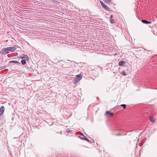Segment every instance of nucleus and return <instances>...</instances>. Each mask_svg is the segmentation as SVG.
Segmentation results:
<instances>
[{"instance_id":"4468645a","label":"nucleus","mask_w":157,"mask_h":157,"mask_svg":"<svg viewBox=\"0 0 157 157\" xmlns=\"http://www.w3.org/2000/svg\"><path fill=\"white\" fill-rule=\"evenodd\" d=\"M150 121L152 122H153L155 121L154 119L152 117L151 118V117H150Z\"/></svg>"},{"instance_id":"20e7f679","label":"nucleus","mask_w":157,"mask_h":157,"mask_svg":"<svg viewBox=\"0 0 157 157\" xmlns=\"http://www.w3.org/2000/svg\"><path fill=\"white\" fill-rule=\"evenodd\" d=\"M141 22L143 23L144 24H150L151 23V22L149 21H148L146 20H144V19L142 20L141 21Z\"/></svg>"},{"instance_id":"6ab92c4d","label":"nucleus","mask_w":157,"mask_h":157,"mask_svg":"<svg viewBox=\"0 0 157 157\" xmlns=\"http://www.w3.org/2000/svg\"><path fill=\"white\" fill-rule=\"evenodd\" d=\"M113 16L112 15H111V17H110V18H112V17H113Z\"/></svg>"},{"instance_id":"f257e3e1","label":"nucleus","mask_w":157,"mask_h":157,"mask_svg":"<svg viewBox=\"0 0 157 157\" xmlns=\"http://www.w3.org/2000/svg\"><path fill=\"white\" fill-rule=\"evenodd\" d=\"M16 48L14 47H10L2 48L0 51L2 55H6L10 53V51L12 52H14Z\"/></svg>"},{"instance_id":"f8f14e48","label":"nucleus","mask_w":157,"mask_h":157,"mask_svg":"<svg viewBox=\"0 0 157 157\" xmlns=\"http://www.w3.org/2000/svg\"><path fill=\"white\" fill-rule=\"evenodd\" d=\"M122 75L124 76H125L127 75L126 73L124 71H122Z\"/></svg>"},{"instance_id":"423d86ee","label":"nucleus","mask_w":157,"mask_h":157,"mask_svg":"<svg viewBox=\"0 0 157 157\" xmlns=\"http://www.w3.org/2000/svg\"><path fill=\"white\" fill-rule=\"evenodd\" d=\"M100 3L101 5V6L103 7V8H108V7L106 6L105 4L102 2L101 1H100Z\"/></svg>"},{"instance_id":"0eeeda50","label":"nucleus","mask_w":157,"mask_h":157,"mask_svg":"<svg viewBox=\"0 0 157 157\" xmlns=\"http://www.w3.org/2000/svg\"><path fill=\"white\" fill-rule=\"evenodd\" d=\"M10 63H14L17 64H20V62L15 60H12V61H9Z\"/></svg>"},{"instance_id":"f03ea898","label":"nucleus","mask_w":157,"mask_h":157,"mask_svg":"<svg viewBox=\"0 0 157 157\" xmlns=\"http://www.w3.org/2000/svg\"><path fill=\"white\" fill-rule=\"evenodd\" d=\"M82 77L81 75H78L76 76L75 79L73 81V83L76 84L82 78Z\"/></svg>"},{"instance_id":"9d476101","label":"nucleus","mask_w":157,"mask_h":157,"mask_svg":"<svg viewBox=\"0 0 157 157\" xmlns=\"http://www.w3.org/2000/svg\"><path fill=\"white\" fill-rule=\"evenodd\" d=\"M106 113H108L109 115H110L111 116H112L113 115V113L110 112H109L107 111L106 112Z\"/></svg>"},{"instance_id":"39448f33","label":"nucleus","mask_w":157,"mask_h":157,"mask_svg":"<svg viewBox=\"0 0 157 157\" xmlns=\"http://www.w3.org/2000/svg\"><path fill=\"white\" fill-rule=\"evenodd\" d=\"M125 63L123 61H121L119 62L118 63V64L119 66H121V67H123L124 65L125 64Z\"/></svg>"},{"instance_id":"ddd939ff","label":"nucleus","mask_w":157,"mask_h":157,"mask_svg":"<svg viewBox=\"0 0 157 157\" xmlns=\"http://www.w3.org/2000/svg\"><path fill=\"white\" fill-rule=\"evenodd\" d=\"M110 22L112 23H114L115 22V21L113 19H111L110 21Z\"/></svg>"},{"instance_id":"9b49d317","label":"nucleus","mask_w":157,"mask_h":157,"mask_svg":"<svg viewBox=\"0 0 157 157\" xmlns=\"http://www.w3.org/2000/svg\"><path fill=\"white\" fill-rule=\"evenodd\" d=\"M83 136L84 137V138H82V139H84L85 140H86V141H87L88 142L90 141V140L88 139L86 137H85L84 136Z\"/></svg>"},{"instance_id":"dca6fc26","label":"nucleus","mask_w":157,"mask_h":157,"mask_svg":"<svg viewBox=\"0 0 157 157\" xmlns=\"http://www.w3.org/2000/svg\"><path fill=\"white\" fill-rule=\"evenodd\" d=\"M106 10H107L108 11H110V9L108 7V8H105V9Z\"/></svg>"},{"instance_id":"1a4fd4ad","label":"nucleus","mask_w":157,"mask_h":157,"mask_svg":"<svg viewBox=\"0 0 157 157\" xmlns=\"http://www.w3.org/2000/svg\"><path fill=\"white\" fill-rule=\"evenodd\" d=\"M26 60L25 59H23L21 60V62L22 65H25L26 63Z\"/></svg>"},{"instance_id":"f3484780","label":"nucleus","mask_w":157,"mask_h":157,"mask_svg":"<svg viewBox=\"0 0 157 157\" xmlns=\"http://www.w3.org/2000/svg\"><path fill=\"white\" fill-rule=\"evenodd\" d=\"M122 135L121 134H115V135L117 136H121Z\"/></svg>"},{"instance_id":"a211bd4d","label":"nucleus","mask_w":157,"mask_h":157,"mask_svg":"<svg viewBox=\"0 0 157 157\" xmlns=\"http://www.w3.org/2000/svg\"><path fill=\"white\" fill-rule=\"evenodd\" d=\"M6 67H0V70H1V69H4Z\"/></svg>"},{"instance_id":"7ed1b4c3","label":"nucleus","mask_w":157,"mask_h":157,"mask_svg":"<svg viewBox=\"0 0 157 157\" xmlns=\"http://www.w3.org/2000/svg\"><path fill=\"white\" fill-rule=\"evenodd\" d=\"M20 58H22L23 59H25L26 61L28 60L29 59L28 56L26 55H23L22 56L20 57Z\"/></svg>"},{"instance_id":"6e6552de","label":"nucleus","mask_w":157,"mask_h":157,"mask_svg":"<svg viewBox=\"0 0 157 157\" xmlns=\"http://www.w3.org/2000/svg\"><path fill=\"white\" fill-rule=\"evenodd\" d=\"M105 2L108 4H110L111 2V0H104Z\"/></svg>"},{"instance_id":"2eb2a0df","label":"nucleus","mask_w":157,"mask_h":157,"mask_svg":"<svg viewBox=\"0 0 157 157\" xmlns=\"http://www.w3.org/2000/svg\"><path fill=\"white\" fill-rule=\"evenodd\" d=\"M121 106L123 107L124 109L126 107V105L125 104H122L121 105Z\"/></svg>"}]
</instances>
